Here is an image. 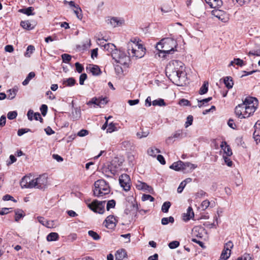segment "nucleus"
Returning <instances> with one entry per match:
<instances>
[{
    "mask_svg": "<svg viewBox=\"0 0 260 260\" xmlns=\"http://www.w3.org/2000/svg\"><path fill=\"white\" fill-rule=\"evenodd\" d=\"M184 68L182 62L176 60H172L166 67V75L175 84L182 86L186 75Z\"/></svg>",
    "mask_w": 260,
    "mask_h": 260,
    "instance_id": "f257e3e1",
    "label": "nucleus"
},
{
    "mask_svg": "<svg viewBox=\"0 0 260 260\" xmlns=\"http://www.w3.org/2000/svg\"><path fill=\"white\" fill-rule=\"evenodd\" d=\"M47 179L45 174L40 175L35 179H32L31 176H25L21 179L20 185L22 188L44 189L47 186Z\"/></svg>",
    "mask_w": 260,
    "mask_h": 260,
    "instance_id": "f03ea898",
    "label": "nucleus"
},
{
    "mask_svg": "<svg viewBox=\"0 0 260 260\" xmlns=\"http://www.w3.org/2000/svg\"><path fill=\"white\" fill-rule=\"evenodd\" d=\"M177 46L175 40L172 38H164L158 42L156 46L157 50L159 52V56L165 57L167 54H173Z\"/></svg>",
    "mask_w": 260,
    "mask_h": 260,
    "instance_id": "7ed1b4c3",
    "label": "nucleus"
},
{
    "mask_svg": "<svg viewBox=\"0 0 260 260\" xmlns=\"http://www.w3.org/2000/svg\"><path fill=\"white\" fill-rule=\"evenodd\" d=\"M146 49L139 43L137 38H132L127 43V53L129 56L140 58L146 53Z\"/></svg>",
    "mask_w": 260,
    "mask_h": 260,
    "instance_id": "20e7f679",
    "label": "nucleus"
},
{
    "mask_svg": "<svg viewBox=\"0 0 260 260\" xmlns=\"http://www.w3.org/2000/svg\"><path fill=\"white\" fill-rule=\"evenodd\" d=\"M94 188L93 189V195L95 197H101L108 194L110 192L108 183L104 179H100L94 183Z\"/></svg>",
    "mask_w": 260,
    "mask_h": 260,
    "instance_id": "39448f33",
    "label": "nucleus"
},
{
    "mask_svg": "<svg viewBox=\"0 0 260 260\" xmlns=\"http://www.w3.org/2000/svg\"><path fill=\"white\" fill-rule=\"evenodd\" d=\"M241 109H244L243 116H242L241 118H246L250 117L253 115L256 110L253 105L251 106H244V104H239L236 107L235 109V114L238 117H240L241 116Z\"/></svg>",
    "mask_w": 260,
    "mask_h": 260,
    "instance_id": "423d86ee",
    "label": "nucleus"
},
{
    "mask_svg": "<svg viewBox=\"0 0 260 260\" xmlns=\"http://www.w3.org/2000/svg\"><path fill=\"white\" fill-rule=\"evenodd\" d=\"M197 167V166L189 162H183L179 160L174 162L170 166V168L176 171H185L186 170H193Z\"/></svg>",
    "mask_w": 260,
    "mask_h": 260,
    "instance_id": "0eeeda50",
    "label": "nucleus"
},
{
    "mask_svg": "<svg viewBox=\"0 0 260 260\" xmlns=\"http://www.w3.org/2000/svg\"><path fill=\"white\" fill-rule=\"evenodd\" d=\"M105 201H99L95 200L91 203L87 204V206L93 212L99 214H103L105 211Z\"/></svg>",
    "mask_w": 260,
    "mask_h": 260,
    "instance_id": "6e6552de",
    "label": "nucleus"
},
{
    "mask_svg": "<svg viewBox=\"0 0 260 260\" xmlns=\"http://www.w3.org/2000/svg\"><path fill=\"white\" fill-rule=\"evenodd\" d=\"M112 58L117 63L122 65H126L129 60V56L121 50L116 51V53H112Z\"/></svg>",
    "mask_w": 260,
    "mask_h": 260,
    "instance_id": "1a4fd4ad",
    "label": "nucleus"
},
{
    "mask_svg": "<svg viewBox=\"0 0 260 260\" xmlns=\"http://www.w3.org/2000/svg\"><path fill=\"white\" fill-rule=\"evenodd\" d=\"M119 183L120 186L123 188L125 191H128L130 189V178L129 176L126 174H123L119 177Z\"/></svg>",
    "mask_w": 260,
    "mask_h": 260,
    "instance_id": "9d476101",
    "label": "nucleus"
},
{
    "mask_svg": "<svg viewBox=\"0 0 260 260\" xmlns=\"http://www.w3.org/2000/svg\"><path fill=\"white\" fill-rule=\"evenodd\" d=\"M121 162H119L117 159H113L111 162L110 165H108L107 169L112 174L115 175L121 170Z\"/></svg>",
    "mask_w": 260,
    "mask_h": 260,
    "instance_id": "9b49d317",
    "label": "nucleus"
},
{
    "mask_svg": "<svg viewBox=\"0 0 260 260\" xmlns=\"http://www.w3.org/2000/svg\"><path fill=\"white\" fill-rule=\"evenodd\" d=\"M241 104H244V106H251L253 105L256 110L258 106V100L255 98L247 96L243 100V103Z\"/></svg>",
    "mask_w": 260,
    "mask_h": 260,
    "instance_id": "f8f14e48",
    "label": "nucleus"
},
{
    "mask_svg": "<svg viewBox=\"0 0 260 260\" xmlns=\"http://www.w3.org/2000/svg\"><path fill=\"white\" fill-rule=\"evenodd\" d=\"M116 220L113 215L108 216L105 220V226L109 229H113L116 225Z\"/></svg>",
    "mask_w": 260,
    "mask_h": 260,
    "instance_id": "ddd939ff",
    "label": "nucleus"
},
{
    "mask_svg": "<svg viewBox=\"0 0 260 260\" xmlns=\"http://www.w3.org/2000/svg\"><path fill=\"white\" fill-rule=\"evenodd\" d=\"M109 20L111 26L114 27L122 26L124 24V20L122 18L113 17Z\"/></svg>",
    "mask_w": 260,
    "mask_h": 260,
    "instance_id": "4468645a",
    "label": "nucleus"
},
{
    "mask_svg": "<svg viewBox=\"0 0 260 260\" xmlns=\"http://www.w3.org/2000/svg\"><path fill=\"white\" fill-rule=\"evenodd\" d=\"M186 136V134L183 133L182 130L179 129L176 131L173 135L172 136L169 137L167 140L166 142L169 143L173 138H183Z\"/></svg>",
    "mask_w": 260,
    "mask_h": 260,
    "instance_id": "2eb2a0df",
    "label": "nucleus"
},
{
    "mask_svg": "<svg viewBox=\"0 0 260 260\" xmlns=\"http://www.w3.org/2000/svg\"><path fill=\"white\" fill-rule=\"evenodd\" d=\"M205 1L212 8H219L222 5L221 0H205Z\"/></svg>",
    "mask_w": 260,
    "mask_h": 260,
    "instance_id": "dca6fc26",
    "label": "nucleus"
},
{
    "mask_svg": "<svg viewBox=\"0 0 260 260\" xmlns=\"http://www.w3.org/2000/svg\"><path fill=\"white\" fill-rule=\"evenodd\" d=\"M220 147L223 150L224 153L226 154V156H230L232 155V151L230 146L227 144L226 142H222Z\"/></svg>",
    "mask_w": 260,
    "mask_h": 260,
    "instance_id": "f3484780",
    "label": "nucleus"
},
{
    "mask_svg": "<svg viewBox=\"0 0 260 260\" xmlns=\"http://www.w3.org/2000/svg\"><path fill=\"white\" fill-rule=\"evenodd\" d=\"M127 257L125 250L121 249L117 250L115 253V260H123Z\"/></svg>",
    "mask_w": 260,
    "mask_h": 260,
    "instance_id": "a211bd4d",
    "label": "nucleus"
},
{
    "mask_svg": "<svg viewBox=\"0 0 260 260\" xmlns=\"http://www.w3.org/2000/svg\"><path fill=\"white\" fill-rule=\"evenodd\" d=\"M104 49L108 51V53L111 54V56L112 57V53H116V51H118L116 48V46L112 43H108L105 44L103 46Z\"/></svg>",
    "mask_w": 260,
    "mask_h": 260,
    "instance_id": "6ab92c4d",
    "label": "nucleus"
},
{
    "mask_svg": "<svg viewBox=\"0 0 260 260\" xmlns=\"http://www.w3.org/2000/svg\"><path fill=\"white\" fill-rule=\"evenodd\" d=\"M149 129L147 127L141 128L140 132L137 133V136L139 139L145 138L149 134Z\"/></svg>",
    "mask_w": 260,
    "mask_h": 260,
    "instance_id": "aec40b11",
    "label": "nucleus"
},
{
    "mask_svg": "<svg viewBox=\"0 0 260 260\" xmlns=\"http://www.w3.org/2000/svg\"><path fill=\"white\" fill-rule=\"evenodd\" d=\"M18 91V87L17 86H14L13 88L10 89L7 91L8 93V99L9 100H12L15 98Z\"/></svg>",
    "mask_w": 260,
    "mask_h": 260,
    "instance_id": "412c9836",
    "label": "nucleus"
},
{
    "mask_svg": "<svg viewBox=\"0 0 260 260\" xmlns=\"http://www.w3.org/2000/svg\"><path fill=\"white\" fill-rule=\"evenodd\" d=\"M194 217V212L192 207H189L187 209V212L183 214V220L184 221L189 220Z\"/></svg>",
    "mask_w": 260,
    "mask_h": 260,
    "instance_id": "4be33fe9",
    "label": "nucleus"
},
{
    "mask_svg": "<svg viewBox=\"0 0 260 260\" xmlns=\"http://www.w3.org/2000/svg\"><path fill=\"white\" fill-rule=\"evenodd\" d=\"M87 69L89 70L94 76H98L101 73L100 68L96 65H90L89 67L87 68Z\"/></svg>",
    "mask_w": 260,
    "mask_h": 260,
    "instance_id": "5701e85b",
    "label": "nucleus"
},
{
    "mask_svg": "<svg viewBox=\"0 0 260 260\" xmlns=\"http://www.w3.org/2000/svg\"><path fill=\"white\" fill-rule=\"evenodd\" d=\"M223 82L228 89H231L233 86L234 82L232 78L230 76L225 77L223 79Z\"/></svg>",
    "mask_w": 260,
    "mask_h": 260,
    "instance_id": "b1692460",
    "label": "nucleus"
},
{
    "mask_svg": "<svg viewBox=\"0 0 260 260\" xmlns=\"http://www.w3.org/2000/svg\"><path fill=\"white\" fill-rule=\"evenodd\" d=\"M204 230V229L203 228L196 226L192 230L193 234L197 237L202 238L203 234L200 231H203Z\"/></svg>",
    "mask_w": 260,
    "mask_h": 260,
    "instance_id": "393cba45",
    "label": "nucleus"
},
{
    "mask_svg": "<svg viewBox=\"0 0 260 260\" xmlns=\"http://www.w3.org/2000/svg\"><path fill=\"white\" fill-rule=\"evenodd\" d=\"M20 25L24 29L27 30H31L34 28L35 26H32L29 21H22Z\"/></svg>",
    "mask_w": 260,
    "mask_h": 260,
    "instance_id": "a878e982",
    "label": "nucleus"
},
{
    "mask_svg": "<svg viewBox=\"0 0 260 260\" xmlns=\"http://www.w3.org/2000/svg\"><path fill=\"white\" fill-rule=\"evenodd\" d=\"M76 83V80L73 77L69 78L68 79H64L62 81L63 85L68 86H72Z\"/></svg>",
    "mask_w": 260,
    "mask_h": 260,
    "instance_id": "bb28decb",
    "label": "nucleus"
},
{
    "mask_svg": "<svg viewBox=\"0 0 260 260\" xmlns=\"http://www.w3.org/2000/svg\"><path fill=\"white\" fill-rule=\"evenodd\" d=\"M137 188L138 189L147 190L149 191L151 187L148 185L146 183L138 181L136 184Z\"/></svg>",
    "mask_w": 260,
    "mask_h": 260,
    "instance_id": "cd10ccee",
    "label": "nucleus"
},
{
    "mask_svg": "<svg viewBox=\"0 0 260 260\" xmlns=\"http://www.w3.org/2000/svg\"><path fill=\"white\" fill-rule=\"evenodd\" d=\"M59 235L57 233H51L47 236V240L48 241H54L58 240Z\"/></svg>",
    "mask_w": 260,
    "mask_h": 260,
    "instance_id": "c85d7f7f",
    "label": "nucleus"
},
{
    "mask_svg": "<svg viewBox=\"0 0 260 260\" xmlns=\"http://www.w3.org/2000/svg\"><path fill=\"white\" fill-rule=\"evenodd\" d=\"M256 49H254L250 50L248 53V55H254L260 56V47L259 45L255 44Z\"/></svg>",
    "mask_w": 260,
    "mask_h": 260,
    "instance_id": "c756f323",
    "label": "nucleus"
},
{
    "mask_svg": "<svg viewBox=\"0 0 260 260\" xmlns=\"http://www.w3.org/2000/svg\"><path fill=\"white\" fill-rule=\"evenodd\" d=\"M213 15L218 18L219 19L223 20L224 19V12L220 10H215L212 11Z\"/></svg>",
    "mask_w": 260,
    "mask_h": 260,
    "instance_id": "7c9ffc66",
    "label": "nucleus"
},
{
    "mask_svg": "<svg viewBox=\"0 0 260 260\" xmlns=\"http://www.w3.org/2000/svg\"><path fill=\"white\" fill-rule=\"evenodd\" d=\"M231 253V250L229 251L223 248L220 255V258L223 260H226L230 256Z\"/></svg>",
    "mask_w": 260,
    "mask_h": 260,
    "instance_id": "2f4dec72",
    "label": "nucleus"
},
{
    "mask_svg": "<svg viewBox=\"0 0 260 260\" xmlns=\"http://www.w3.org/2000/svg\"><path fill=\"white\" fill-rule=\"evenodd\" d=\"M160 151L155 148V147H151L149 148L147 150L148 154L151 156L155 157L156 154L158 153H160Z\"/></svg>",
    "mask_w": 260,
    "mask_h": 260,
    "instance_id": "473e14b6",
    "label": "nucleus"
},
{
    "mask_svg": "<svg viewBox=\"0 0 260 260\" xmlns=\"http://www.w3.org/2000/svg\"><path fill=\"white\" fill-rule=\"evenodd\" d=\"M35 76V73L33 72H30L27 76L25 79L22 82V84L24 86L27 85L29 81Z\"/></svg>",
    "mask_w": 260,
    "mask_h": 260,
    "instance_id": "72a5a7b5",
    "label": "nucleus"
},
{
    "mask_svg": "<svg viewBox=\"0 0 260 260\" xmlns=\"http://www.w3.org/2000/svg\"><path fill=\"white\" fill-rule=\"evenodd\" d=\"M15 220L16 221H18L20 218L24 217V214L22 210L17 209L15 211Z\"/></svg>",
    "mask_w": 260,
    "mask_h": 260,
    "instance_id": "f704fd0d",
    "label": "nucleus"
},
{
    "mask_svg": "<svg viewBox=\"0 0 260 260\" xmlns=\"http://www.w3.org/2000/svg\"><path fill=\"white\" fill-rule=\"evenodd\" d=\"M34 10V8L31 7H28L25 9H20L19 11L21 13H22L23 14H25L27 15V16L34 15V14L32 13V11Z\"/></svg>",
    "mask_w": 260,
    "mask_h": 260,
    "instance_id": "c9c22d12",
    "label": "nucleus"
},
{
    "mask_svg": "<svg viewBox=\"0 0 260 260\" xmlns=\"http://www.w3.org/2000/svg\"><path fill=\"white\" fill-rule=\"evenodd\" d=\"M152 104L154 106H165L166 105V103L165 102L164 100L162 99H158L155 100H154Z\"/></svg>",
    "mask_w": 260,
    "mask_h": 260,
    "instance_id": "e433bc0d",
    "label": "nucleus"
},
{
    "mask_svg": "<svg viewBox=\"0 0 260 260\" xmlns=\"http://www.w3.org/2000/svg\"><path fill=\"white\" fill-rule=\"evenodd\" d=\"M208 90V82H204L203 85L200 88L199 90V94H204L207 92Z\"/></svg>",
    "mask_w": 260,
    "mask_h": 260,
    "instance_id": "4c0bfd02",
    "label": "nucleus"
},
{
    "mask_svg": "<svg viewBox=\"0 0 260 260\" xmlns=\"http://www.w3.org/2000/svg\"><path fill=\"white\" fill-rule=\"evenodd\" d=\"M174 222V218L172 216H170L169 217H164L161 219V224L162 225H167L169 222L173 223Z\"/></svg>",
    "mask_w": 260,
    "mask_h": 260,
    "instance_id": "58836bf2",
    "label": "nucleus"
},
{
    "mask_svg": "<svg viewBox=\"0 0 260 260\" xmlns=\"http://www.w3.org/2000/svg\"><path fill=\"white\" fill-rule=\"evenodd\" d=\"M74 13L76 15L77 17L81 20L82 18V10L81 8L78 6L75 7V8L73 10Z\"/></svg>",
    "mask_w": 260,
    "mask_h": 260,
    "instance_id": "ea45409f",
    "label": "nucleus"
},
{
    "mask_svg": "<svg viewBox=\"0 0 260 260\" xmlns=\"http://www.w3.org/2000/svg\"><path fill=\"white\" fill-rule=\"evenodd\" d=\"M171 205V204L170 202L167 201L165 202L161 206V211L164 213H167L169 211V209Z\"/></svg>",
    "mask_w": 260,
    "mask_h": 260,
    "instance_id": "a19ab883",
    "label": "nucleus"
},
{
    "mask_svg": "<svg viewBox=\"0 0 260 260\" xmlns=\"http://www.w3.org/2000/svg\"><path fill=\"white\" fill-rule=\"evenodd\" d=\"M35 50V47L32 45H29L26 49V51L24 54L26 57H30V55L33 53Z\"/></svg>",
    "mask_w": 260,
    "mask_h": 260,
    "instance_id": "79ce46f5",
    "label": "nucleus"
},
{
    "mask_svg": "<svg viewBox=\"0 0 260 260\" xmlns=\"http://www.w3.org/2000/svg\"><path fill=\"white\" fill-rule=\"evenodd\" d=\"M61 58L62 61L64 63H68L70 61L72 58L71 55L68 54H63L61 55Z\"/></svg>",
    "mask_w": 260,
    "mask_h": 260,
    "instance_id": "37998d69",
    "label": "nucleus"
},
{
    "mask_svg": "<svg viewBox=\"0 0 260 260\" xmlns=\"http://www.w3.org/2000/svg\"><path fill=\"white\" fill-rule=\"evenodd\" d=\"M195 196L197 199H201L205 197H207L208 194L206 192H205L203 190H200L196 193Z\"/></svg>",
    "mask_w": 260,
    "mask_h": 260,
    "instance_id": "c03bdc74",
    "label": "nucleus"
},
{
    "mask_svg": "<svg viewBox=\"0 0 260 260\" xmlns=\"http://www.w3.org/2000/svg\"><path fill=\"white\" fill-rule=\"evenodd\" d=\"M88 235L95 240H98L100 239V236L93 231H89Z\"/></svg>",
    "mask_w": 260,
    "mask_h": 260,
    "instance_id": "a18cd8bd",
    "label": "nucleus"
},
{
    "mask_svg": "<svg viewBox=\"0 0 260 260\" xmlns=\"http://www.w3.org/2000/svg\"><path fill=\"white\" fill-rule=\"evenodd\" d=\"M115 205H116V202H115V200H111L110 201H109L107 204V207H106L107 210L108 211L111 208H114L115 206Z\"/></svg>",
    "mask_w": 260,
    "mask_h": 260,
    "instance_id": "49530a36",
    "label": "nucleus"
},
{
    "mask_svg": "<svg viewBox=\"0 0 260 260\" xmlns=\"http://www.w3.org/2000/svg\"><path fill=\"white\" fill-rule=\"evenodd\" d=\"M193 116L192 115H189L187 117L186 121L185 124V127L187 128L189 126L192 124L193 122Z\"/></svg>",
    "mask_w": 260,
    "mask_h": 260,
    "instance_id": "de8ad7c7",
    "label": "nucleus"
},
{
    "mask_svg": "<svg viewBox=\"0 0 260 260\" xmlns=\"http://www.w3.org/2000/svg\"><path fill=\"white\" fill-rule=\"evenodd\" d=\"M17 116V113L15 111L9 112L7 114L8 118L10 120H12L16 118Z\"/></svg>",
    "mask_w": 260,
    "mask_h": 260,
    "instance_id": "09e8293b",
    "label": "nucleus"
},
{
    "mask_svg": "<svg viewBox=\"0 0 260 260\" xmlns=\"http://www.w3.org/2000/svg\"><path fill=\"white\" fill-rule=\"evenodd\" d=\"M210 202L208 200L203 201L201 205L203 210H205L210 205Z\"/></svg>",
    "mask_w": 260,
    "mask_h": 260,
    "instance_id": "8fccbe9b",
    "label": "nucleus"
},
{
    "mask_svg": "<svg viewBox=\"0 0 260 260\" xmlns=\"http://www.w3.org/2000/svg\"><path fill=\"white\" fill-rule=\"evenodd\" d=\"M142 200L143 201L149 200L150 202H153L154 201V198L149 194H144L142 197Z\"/></svg>",
    "mask_w": 260,
    "mask_h": 260,
    "instance_id": "3c124183",
    "label": "nucleus"
},
{
    "mask_svg": "<svg viewBox=\"0 0 260 260\" xmlns=\"http://www.w3.org/2000/svg\"><path fill=\"white\" fill-rule=\"evenodd\" d=\"M234 245L231 241H228L224 245V249L229 251L231 250V249L233 248Z\"/></svg>",
    "mask_w": 260,
    "mask_h": 260,
    "instance_id": "603ef678",
    "label": "nucleus"
},
{
    "mask_svg": "<svg viewBox=\"0 0 260 260\" xmlns=\"http://www.w3.org/2000/svg\"><path fill=\"white\" fill-rule=\"evenodd\" d=\"M179 246V242L177 241H173L169 244L170 249H175Z\"/></svg>",
    "mask_w": 260,
    "mask_h": 260,
    "instance_id": "864d4df0",
    "label": "nucleus"
},
{
    "mask_svg": "<svg viewBox=\"0 0 260 260\" xmlns=\"http://www.w3.org/2000/svg\"><path fill=\"white\" fill-rule=\"evenodd\" d=\"M38 219L39 222L42 225L46 226L47 228H50V226H49V225H47V223H48V221L46 220L44 217H38Z\"/></svg>",
    "mask_w": 260,
    "mask_h": 260,
    "instance_id": "5fc2aeb1",
    "label": "nucleus"
},
{
    "mask_svg": "<svg viewBox=\"0 0 260 260\" xmlns=\"http://www.w3.org/2000/svg\"><path fill=\"white\" fill-rule=\"evenodd\" d=\"M115 129H116V126H115V124L111 122L108 125V128L107 129V132L108 133H112V132L115 131Z\"/></svg>",
    "mask_w": 260,
    "mask_h": 260,
    "instance_id": "6e6d98bb",
    "label": "nucleus"
},
{
    "mask_svg": "<svg viewBox=\"0 0 260 260\" xmlns=\"http://www.w3.org/2000/svg\"><path fill=\"white\" fill-rule=\"evenodd\" d=\"M28 132H30V129L29 128H20V129H18V131L17 132V135L19 136H21L23 134H24Z\"/></svg>",
    "mask_w": 260,
    "mask_h": 260,
    "instance_id": "4d7b16f0",
    "label": "nucleus"
},
{
    "mask_svg": "<svg viewBox=\"0 0 260 260\" xmlns=\"http://www.w3.org/2000/svg\"><path fill=\"white\" fill-rule=\"evenodd\" d=\"M47 110L48 107L47 105L43 104L41 106L40 111L41 112L42 114L44 116H45L46 115Z\"/></svg>",
    "mask_w": 260,
    "mask_h": 260,
    "instance_id": "13d9d810",
    "label": "nucleus"
},
{
    "mask_svg": "<svg viewBox=\"0 0 260 260\" xmlns=\"http://www.w3.org/2000/svg\"><path fill=\"white\" fill-rule=\"evenodd\" d=\"M87 79V75L85 73H83L80 76L79 83L80 85H83L84 81Z\"/></svg>",
    "mask_w": 260,
    "mask_h": 260,
    "instance_id": "bf43d9fd",
    "label": "nucleus"
},
{
    "mask_svg": "<svg viewBox=\"0 0 260 260\" xmlns=\"http://www.w3.org/2000/svg\"><path fill=\"white\" fill-rule=\"evenodd\" d=\"M75 67L76 71L79 73H81L84 70L83 67L79 62L75 63Z\"/></svg>",
    "mask_w": 260,
    "mask_h": 260,
    "instance_id": "052dcab7",
    "label": "nucleus"
},
{
    "mask_svg": "<svg viewBox=\"0 0 260 260\" xmlns=\"http://www.w3.org/2000/svg\"><path fill=\"white\" fill-rule=\"evenodd\" d=\"M34 117L36 120H39L41 122L43 121V119L39 112L34 113Z\"/></svg>",
    "mask_w": 260,
    "mask_h": 260,
    "instance_id": "680f3d73",
    "label": "nucleus"
},
{
    "mask_svg": "<svg viewBox=\"0 0 260 260\" xmlns=\"http://www.w3.org/2000/svg\"><path fill=\"white\" fill-rule=\"evenodd\" d=\"M224 162L229 167H231L233 165V162L228 156H223Z\"/></svg>",
    "mask_w": 260,
    "mask_h": 260,
    "instance_id": "e2e57ef3",
    "label": "nucleus"
},
{
    "mask_svg": "<svg viewBox=\"0 0 260 260\" xmlns=\"http://www.w3.org/2000/svg\"><path fill=\"white\" fill-rule=\"evenodd\" d=\"M3 200L4 201H7L11 200V201H13L14 202H16V200H15L12 196H11L9 194H6L4 196H3Z\"/></svg>",
    "mask_w": 260,
    "mask_h": 260,
    "instance_id": "0e129e2a",
    "label": "nucleus"
},
{
    "mask_svg": "<svg viewBox=\"0 0 260 260\" xmlns=\"http://www.w3.org/2000/svg\"><path fill=\"white\" fill-rule=\"evenodd\" d=\"M107 103V100L105 98L101 99L100 100H98L97 106L102 107V105H105Z\"/></svg>",
    "mask_w": 260,
    "mask_h": 260,
    "instance_id": "69168bd1",
    "label": "nucleus"
},
{
    "mask_svg": "<svg viewBox=\"0 0 260 260\" xmlns=\"http://www.w3.org/2000/svg\"><path fill=\"white\" fill-rule=\"evenodd\" d=\"M179 104L183 106H190V102L184 99H182L179 101Z\"/></svg>",
    "mask_w": 260,
    "mask_h": 260,
    "instance_id": "338daca9",
    "label": "nucleus"
},
{
    "mask_svg": "<svg viewBox=\"0 0 260 260\" xmlns=\"http://www.w3.org/2000/svg\"><path fill=\"white\" fill-rule=\"evenodd\" d=\"M235 63L240 66L242 67L245 65V63L243 60L238 58H235Z\"/></svg>",
    "mask_w": 260,
    "mask_h": 260,
    "instance_id": "774afa93",
    "label": "nucleus"
}]
</instances>
